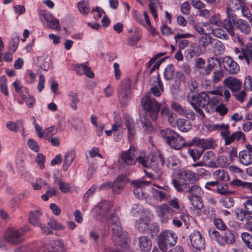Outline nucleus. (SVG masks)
Returning a JSON list of instances; mask_svg holds the SVG:
<instances>
[{"label":"nucleus","mask_w":252,"mask_h":252,"mask_svg":"<svg viewBox=\"0 0 252 252\" xmlns=\"http://www.w3.org/2000/svg\"><path fill=\"white\" fill-rule=\"evenodd\" d=\"M172 184L178 192L189 194V196H202L204 191L197 184H190L188 183H182L176 179H173Z\"/></svg>","instance_id":"nucleus-1"},{"label":"nucleus","mask_w":252,"mask_h":252,"mask_svg":"<svg viewBox=\"0 0 252 252\" xmlns=\"http://www.w3.org/2000/svg\"><path fill=\"white\" fill-rule=\"evenodd\" d=\"M161 135L166 143L173 149L180 150L186 145L185 139L170 128L161 130Z\"/></svg>","instance_id":"nucleus-2"},{"label":"nucleus","mask_w":252,"mask_h":252,"mask_svg":"<svg viewBox=\"0 0 252 252\" xmlns=\"http://www.w3.org/2000/svg\"><path fill=\"white\" fill-rule=\"evenodd\" d=\"M205 92H201L194 95V99L191 101H188L193 108L195 111L198 113L200 119H202L205 117V114L200 108H205L209 103V94Z\"/></svg>","instance_id":"nucleus-3"},{"label":"nucleus","mask_w":252,"mask_h":252,"mask_svg":"<svg viewBox=\"0 0 252 252\" xmlns=\"http://www.w3.org/2000/svg\"><path fill=\"white\" fill-rule=\"evenodd\" d=\"M141 104L149 117L153 121H156L158 116L160 104L148 94L141 98Z\"/></svg>","instance_id":"nucleus-4"},{"label":"nucleus","mask_w":252,"mask_h":252,"mask_svg":"<svg viewBox=\"0 0 252 252\" xmlns=\"http://www.w3.org/2000/svg\"><path fill=\"white\" fill-rule=\"evenodd\" d=\"M177 236L173 231L164 230L158 236V244L159 249L166 252L169 248L174 246L177 243Z\"/></svg>","instance_id":"nucleus-5"},{"label":"nucleus","mask_w":252,"mask_h":252,"mask_svg":"<svg viewBox=\"0 0 252 252\" xmlns=\"http://www.w3.org/2000/svg\"><path fill=\"white\" fill-rule=\"evenodd\" d=\"M117 91L120 103L123 106L127 105L131 96L130 84L129 79H125L122 80L119 85Z\"/></svg>","instance_id":"nucleus-6"},{"label":"nucleus","mask_w":252,"mask_h":252,"mask_svg":"<svg viewBox=\"0 0 252 252\" xmlns=\"http://www.w3.org/2000/svg\"><path fill=\"white\" fill-rule=\"evenodd\" d=\"M23 235V231L22 229L10 227L5 231L4 238L8 243L17 245L23 242L24 240Z\"/></svg>","instance_id":"nucleus-7"},{"label":"nucleus","mask_w":252,"mask_h":252,"mask_svg":"<svg viewBox=\"0 0 252 252\" xmlns=\"http://www.w3.org/2000/svg\"><path fill=\"white\" fill-rule=\"evenodd\" d=\"M156 209L157 215L162 223H166L174 215L176 214V211L166 204L157 206Z\"/></svg>","instance_id":"nucleus-8"},{"label":"nucleus","mask_w":252,"mask_h":252,"mask_svg":"<svg viewBox=\"0 0 252 252\" xmlns=\"http://www.w3.org/2000/svg\"><path fill=\"white\" fill-rule=\"evenodd\" d=\"M137 161L144 167L151 168L157 172L159 170L157 158L152 157L150 159L145 152H141L137 156Z\"/></svg>","instance_id":"nucleus-9"},{"label":"nucleus","mask_w":252,"mask_h":252,"mask_svg":"<svg viewBox=\"0 0 252 252\" xmlns=\"http://www.w3.org/2000/svg\"><path fill=\"white\" fill-rule=\"evenodd\" d=\"M137 153L135 147H130L126 151H123L120 155L122 163L127 165H134L137 161Z\"/></svg>","instance_id":"nucleus-10"},{"label":"nucleus","mask_w":252,"mask_h":252,"mask_svg":"<svg viewBox=\"0 0 252 252\" xmlns=\"http://www.w3.org/2000/svg\"><path fill=\"white\" fill-rule=\"evenodd\" d=\"M191 246L196 250H200L205 247V241L200 231L194 230L189 235Z\"/></svg>","instance_id":"nucleus-11"},{"label":"nucleus","mask_w":252,"mask_h":252,"mask_svg":"<svg viewBox=\"0 0 252 252\" xmlns=\"http://www.w3.org/2000/svg\"><path fill=\"white\" fill-rule=\"evenodd\" d=\"M227 18L223 21L222 27L230 35L234 36L235 35L234 26H235L236 18L228 8H227Z\"/></svg>","instance_id":"nucleus-12"},{"label":"nucleus","mask_w":252,"mask_h":252,"mask_svg":"<svg viewBox=\"0 0 252 252\" xmlns=\"http://www.w3.org/2000/svg\"><path fill=\"white\" fill-rule=\"evenodd\" d=\"M149 83L152 86L150 90V94L157 97L159 96L161 94L160 91H163V86L159 74L151 77L149 80Z\"/></svg>","instance_id":"nucleus-13"},{"label":"nucleus","mask_w":252,"mask_h":252,"mask_svg":"<svg viewBox=\"0 0 252 252\" xmlns=\"http://www.w3.org/2000/svg\"><path fill=\"white\" fill-rule=\"evenodd\" d=\"M239 160L241 164L245 166L252 164V145H247L246 149L239 152Z\"/></svg>","instance_id":"nucleus-14"},{"label":"nucleus","mask_w":252,"mask_h":252,"mask_svg":"<svg viewBox=\"0 0 252 252\" xmlns=\"http://www.w3.org/2000/svg\"><path fill=\"white\" fill-rule=\"evenodd\" d=\"M108 224L111 228L112 233L116 236L120 237L123 231L119 217L115 214H112L110 220L108 221Z\"/></svg>","instance_id":"nucleus-15"},{"label":"nucleus","mask_w":252,"mask_h":252,"mask_svg":"<svg viewBox=\"0 0 252 252\" xmlns=\"http://www.w3.org/2000/svg\"><path fill=\"white\" fill-rule=\"evenodd\" d=\"M134 188L133 193L139 199H143L147 197V193L143 192L142 187L143 186H148L150 184V181H142L141 180H134L132 182Z\"/></svg>","instance_id":"nucleus-16"},{"label":"nucleus","mask_w":252,"mask_h":252,"mask_svg":"<svg viewBox=\"0 0 252 252\" xmlns=\"http://www.w3.org/2000/svg\"><path fill=\"white\" fill-rule=\"evenodd\" d=\"M123 119L124 124L128 130V140H132L136 133L134 121L131 117L127 114L124 115Z\"/></svg>","instance_id":"nucleus-17"},{"label":"nucleus","mask_w":252,"mask_h":252,"mask_svg":"<svg viewBox=\"0 0 252 252\" xmlns=\"http://www.w3.org/2000/svg\"><path fill=\"white\" fill-rule=\"evenodd\" d=\"M158 189H152V192L154 197L160 201L168 200L170 195L168 193L167 187H161L159 186L156 185Z\"/></svg>","instance_id":"nucleus-18"},{"label":"nucleus","mask_w":252,"mask_h":252,"mask_svg":"<svg viewBox=\"0 0 252 252\" xmlns=\"http://www.w3.org/2000/svg\"><path fill=\"white\" fill-rule=\"evenodd\" d=\"M179 176L181 180L190 184H195L199 179V175L191 170L181 171Z\"/></svg>","instance_id":"nucleus-19"},{"label":"nucleus","mask_w":252,"mask_h":252,"mask_svg":"<svg viewBox=\"0 0 252 252\" xmlns=\"http://www.w3.org/2000/svg\"><path fill=\"white\" fill-rule=\"evenodd\" d=\"M223 65L224 68L230 74H235L240 70L239 64L230 57L223 58Z\"/></svg>","instance_id":"nucleus-20"},{"label":"nucleus","mask_w":252,"mask_h":252,"mask_svg":"<svg viewBox=\"0 0 252 252\" xmlns=\"http://www.w3.org/2000/svg\"><path fill=\"white\" fill-rule=\"evenodd\" d=\"M192 142L194 145L200 147L203 152L206 149L214 148L215 145V141L212 138L205 139L195 137Z\"/></svg>","instance_id":"nucleus-21"},{"label":"nucleus","mask_w":252,"mask_h":252,"mask_svg":"<svg viewBox=\"0 0 252 252\" xmlns=\"http://www.w3.org/2000/svg\"><path fill=\"white\" fill-rule=\"evenodd\" d=\"M76 157V152L74 149L67 151L64 154L63 159V170L66 171L70 166Z\"/></svg>","instance_id":"nucleus-22"},{"label":"nucleus","mask_w":252,"mask_h":252,"mask_svg":"<svg viewBox=\"0 0 252 252\" xmlns=\"http://www.w3.org/2000/svg\"><path fill=\"white\" fill-rule=\"evenodd\" d=\"M113 204L110 201L101 200L94 208L99 215L105 216L109 213Z\"/></svg>","instance_id":"nucleus-23"},{"label":"nucleus","mask_w":252,"mask_h":252,"mask_svg":"<svg viewBox=\"0 0 252 252\" xmlns=\"http://www.w3.org/2000/svg\"><path fill=\"white\" fill-rule=\"evenodd\" d=\"M223 85L233 92H238L241 87V83L239 80L233 77L225 78L223 80Z\"/></svg>","instance_id":"nucleus-24"},{"label":"nucleus","mask_w":252,"mask_h":252,"mask_svg":"<svg viewBox=\"0 0 252 252\" xmlns=\"http://www.w3.org/2000/svg\"><path fill=\"white\" fill-rule=\"evenodd\" d=\"M161 114L163 117H166L167 118L171 126L174 127L176 126V121L177 120L176 119V115L171 111L168 107L166 106L163 107L161 110Z\"/></svg>","instance_id":"nucleus-25"},{"label":"nucleus","mask_w":252,"mask_h":252,"mask_svg":"<svg viewBox=\"0 0 252 252\" xmlns=\"http://www.w3.org/2000/svg\"><path fill=\"white\" fill-rule=\"evenodd\" d=\"M172 218H173L172 223L173 225L178 227L182 226V221L186 224L189 220V215L179 212H176V214L174 215Z\"/></svg>","instance_id":"nucleus-26"},{"label":"nucleus","mask_w":252,"mask_h":252,"mask_svg":"<svg viewBox=\"0 0 252 252\" xmlns=\"http://www.w3.org/2000/svg\"><path fill=\"white\" fill-rule=\"evenodd\" d=\"M42 214L40 209L36 210L31 211L29 212V222L35 226H38L40 225V218Z\"/></svg>","instance_id":"nucleus-27"},{"label":"nucleus","mask_w":252,"mask_h":252,"mask_svg":"<svg viewBox=\"0 0 252 252\" xmlns=\"http://www.w3.org/2000/svg\"><path fill=\"white\" fill-rule=\"evenodd\" d=\"M235 27L245 34H249L251 32V28L247 21L238 19L235 22Z\"/></svg>","instance_id":"nucleus-28"},{"label":"nucleus","mask_w":252,"mask_h":252,"mask_svg":"<svg viewBox=\"0 0 252 252\" xmlns=\"http://www.w3.org/2000/svg\"><path fill=\"white\" fill-rule=\"evenodd\" d=\"M139 246L142 252H150L152 242L150 239L146 236H143L138 238Z\"/></svg>","instance_id":"nucleus-29"},{"label":"nucleus","mask_w":252,"mask_h":252,"mask_svg":"<svg viewBox=\"0 0 252 252\" xmlns=\"http://www.w3.org/2000/svg\"><path fill=\"white\" fill-rule=\"evenodd\" d=\"M214 156L215 154L212 151H207L204 154L202 160L206 164V166L213 168L218 167L216 163L213 160Z\"/></svg>","instance_id":"nucleus-30"},{"label":"nucleus","mask_w":252,"mask_h":252,"mask_svg":"<svg viewBox=\"0 0 252 252\" xmlns=\"http://www.w3.org/2000/svg\"><path fill=\"white\" fill-rule=\"evenodd\" d=\"M188 87L189 91L187 94V100L191 101L194 99V95L196 94L195 91L198 87V84L196 81L191 80L188 82Z\"/></svg>","instance_id":"nucleus-31"},{"label":"nucleus","mask_w":252,"mask_h":252,"mask_svg":"<svg viewBox=\"0 0 252 252\" xmlns=\"http://www.w3.org/2000/svg\"><path fill=\"white\" fill-rule=\"evenodd\" d=\"M142 128L147 133H151L154 130V127L149 119L143 116L140 118Z\"/></svg>","instance_id":"nucleus-32"},{"label":"nucleus","mask_w":252,"mask_h":252,"mask_svg":"<svg viewBox=\"0 0 252 252\" xmlns=\"http://www.w3.org/2000/svg\"><path fill=\"white\" fill-rule=\"evenodd\" d=\"M235 242V236L233 232L231 231H228L225 233L223 239L220 241V246H224L226 244H232Z\"/></svg>","instance_id":"nucleus-33"},{"label":"nucleus","mask_w":252,"mask_h":252,"mask_svg":"<svg viewBox=\"0 0 252 252\" xmlns=\"http://www.w3.org/2000/svg\"><path fill=\"white\" fill-rule=\"evenodd\" d=\"M149 220L146 216L141 217L135 223L136 229L141 232L146 231L148 229Z\"/></svg>","instance_id":"nucleus-34"},{"label":"nucleus","mask_w":252,"mask_h":252,"mask_svg":"<svg viewBox=\"0 0 252 252\" xmlns=\"http://www.w3.org/2000/svg\"><path fill=\"white\" fill-rule=\"evenodd\" d=\"M237 219L240 221H248L251 219L250 213L248 210L238 209L235 212Z\"/></svg>","instance_id":"nucleus-35"},{"label":"nucleus","mask_w":252,"mask_h":252,"mask_svg":"<svg viewBox=\"0 0 252 252\" xmlns=\"http://www.w3.org/2000/svg\"><path fill=\"white\" fill-rule=\"evenodd\" d=\"M188 199L193 207L201 210L204 206L201 196H189Z\"/></svg>","instance_id":"nucleus-36"},{"label":"nucleus","mask_w":252,"mask_h":252,"mask_svg":"<svg viewBox=\"0 0 252 252\" xmlns=\"http://www.w3.org/2000/svg\"><path fill=\"white\" fill-rule=\"evenodd\" d=\"M23 122L22 120H17L13 123L11 121L6 122V127L10 131L17 132L23 128Z\"/></svg>","instance_id":"nucleus-37"},{"label":"nucleus","mask_w":252,"mask_h":252,"mask_svg":"<svg viewBox=\"0 0 252 252\" xmlns=\"http://www.w3.org/2000/svg\"><path fill=\"white\" fill-rule=\"evenodd\" d=\"M77 7L80 13L82 15H86L90 11V7L88 1L82 0L77 3Z\"/></svg>","instance_id":"nucleus-38"},{"label":"nucleus","mask_w":252,"mask_h":252,"mask_svg":"<svg viewBox=\"0 0 252 252\" xmlns=\"http://www.w3.org/2000/svg\"><path fill=\"white\" fill-rule=\"evenodd\" d=\"M245 137V134L243 132L240 131H236L229 135L225 145H229L235 140L239 141L241 139L244 140Z\"/></svg>","instance_id":"nucleus-39"},{"label":"nucleus","mask_w":252,"mask_h":252,"mask_svg":"<svg viewBox=\"0 0 252 252\" xmlns=\"http://www.w3.org/2000/svg\"><path fill=\"white\" fill-rule=\"evenodd\" d=\"M231 184L234 186L240 187L244 189H247L252 192V183L243 182L239 179L233 180Z\"/></svg>","instance_id":"nucleus-40"},{"label":"nucleus","mask_w":252,"mask_h":252,"mask_svg":"<svg viewBox=\"0 0 252 252\" xmlns=\"http://www.w3.org/2000/svg\"><path fill=\"white\" fill-rule=\"evenodd\" d=\"M214 176L218 181H227L229 180L227 172L223 169L216 170L214 173Z\"/></svg>","instance_id":"nucleus-41"},{"label":"nucleus","mask_w":252,"mask_h":252,"mask_svg":"<svg viewBox=\"0 0 252 252\" xmlns=\"http://www.w3.org/2000/svg\"><path fill=\"white\" fill-rule=\"evenodd\" d=\"M46 22L48 26L50 28L58 31L61 29L59 20L55 18L52 14L47 20Z\"/></svg>","instance_id":"nucleus-42"},{"label":"nucleus","mask_w":252,"mask_h":252,"mask_svg":"<svg viewBox=\"0 0 252 252\" xmlns=\"http://www.w3.org/2000/svg\"><path fill=\"white\" fill-rule=\"evenodd\" d=\"M212 62H211V61L209 60L207 65L204 68L203 71L200 72L203 75L208 76L211 71L214 69V66L216 64L215 62L219 63L218 59L217 58H212Z\"/></svg>","instance_id":"nucleus-43"},{"label":"nucleus","mask_w":252,"mask_h":252,"mask_svg":"<svg viewBox=\"0 0 252 252\" xmlns=\"http://www.w3.org/2000/svg\"><path fill=\"white\" fill-rule=\"evenodd\" d=\"M220 203L225 208H230L234 206L235 201L232 197L225 196L220 199Z\"/></svg>","instance_id":"nucleus-44"},{"label":"nucleus","mask_w":252,"mask_h":252,"mask_svg":"<svg viewBox=\"0 0 252 252\" xmlns=\"http://www.w3.org/2000/svg\"><path fill=\"white\" fill-rule=\"evenodd\" d=\"M70 100V107L74 110L77 108V104L79 103V99L78 98V94L76 92H70L68 94Z\"/></svg>","instance_id":"nucleus-45"},{"label":"nucleus","mask_w":252,"mask_h":252,"mask_svg":"<svg viewBox=\"0 0 252 252\" xmlns=\"http://www.w3.org/2000/svg\"><path fill=\"white\" fill-rule=\"evenodd\" d=\"M241 237L246 246L252 250V235L248 232H243Z\"/></svg>","instance_id":"nucleus-46"},{"label":"nucleus","mask_w":252,"mask_h":252,"mask_svg":"<svg viewBox=\"0 0 252 252\" xmlns=\"http://www.w3.org/2000/svg\"><path fill=\"white\" fill-rule=\"evenodd\" d=\"M51 251L53 252H63L64 251V245L61 241H55L50 244Z\"/></svg>","instance_id":"nucleus-47"},{"label":"nucleus","mask_w":252,"mask_h":252,"mask_svg":"<svg viewBox=\"0 0 252 252\" xmlns=\"http://www.w3.org/2000/svg\"><path fill=\"white\" fill-rule=\"evenodd\" d=\"M174 73V67L172 64L168 65L164 69V77L166 80L172 79Z\"/></svg>","instance_id":"nucleus-48"},{"label":"nucleus","mask_w":252,"mask_h":252,"mask_svg":"<svg viewBox=\"0 0 252 252\" xmlns=\"http://www.w3.org/2000/svg\"><path fill=\"white\" fill-rule=\"evenodd\" d=\"M212 32L213 35L220 39H228L229 38L225 31L220 28L214 29Z\"/></svg>","instance_id":"nucleus-49"},{"label":"nucleus","mask_w":252,"mask_h":252,"mask_svg":"<svg viewBox=\"0 0 252 252\" xmlns=\"http://www.w3.org/2000/svg\"><path fill=\"white\" fill-rule=\"evenodd\" d=\"M0 90L1 93H2L5 95H9L7 87V79L6 76L4 75L0 77Z\"/></svg>","instance_id":"nucleus-50"},{"label":"nucleus","mask_w":252,"mask_h":252,"mask_svg":"<svg viewBox=\"0 0 252 252\" xmlns=\"http://www.w3.org/2000/svg\"><path fill=\"white\" fill-rule=\"evenodd\" d=\"M203 153V150H198L197 149H188V153L189 155L192 158L194 161L198 159L201 156Z\"/></svg>","instance_id":"nucleus-51"},{"label":"nucleus","mask_w":252,"mask_h":252,"mask_svg":"<svg viewBox=\"0 0 252 252\" xmlns=\"http://www.w3.org/2000/svg\"><path fill=\"white\" fill-rule=\"evenodd\" d=\"M58 129L55 126H51L47 128L44 131V135L47 140H50V138L52 137L54 135L57 133Z\"/></svg>","instance_id":"nucleus-52"},{"label":"nucleus","mask_w":252,"mask_h":252,"mask_svg":"<svg viewBox=\"0 0 252 252\" xmlns=\"http://www.w3.org/2000/svg\"><path fill=\"white\" fill-rule=\"evenodd\" d=\"M144 20H145L146 24L147 26L149 27V30L151 32V34L153 36H156L158 34V32L156 31V30L155 28H153L151 24V22L150 19L149 18V16L148 13L146 11H144Z\"/></svg>","instance_id":"nucleus-53"},{"label":"nucleus","mask_w":252,"mask_h":252,"mask_svg":"<svg viewBox=\"0 0 252 252\" xmlns=\"http://www.w3.org/2000/svg\"><path fill=\"white\" fill-rule=\"evenodd\" d=\"M222 126L223 127L220 130V134L221 137L224 139L225 144H226L227 140L230 135L229 126L228 125H225Z\"/></svg>","instance_id":"nucleus-54"},{"label":"nucleus","mask_w":252,"mask_h":252,"mask_svg":"<svg viewBox=\"0 0 252 252\" xmlns=\"http://www.w3.org/2000/svg\"><path fill=\"white\" fill-rule=\"evenodd\" d=\"M21 97L29 108H32L33 107L35 102V100L33 96L28 94V95L23 94L21 95Z\"/></svg>","instance_id":"nucleus-55"},{"label":"nucleus","mask_w":252,"mask_h":252,"mask_svg":"<svg viewBox=\"0 0 252 252\" xmlns=\"http://www.w3.org/2000/svg\"><path fill=\"white\" fill-rule=\"evenodd\" d=\"M223 77V72L221 69L216 70L213 72V82L217 83L220 81Z\"/></svg>","instance_id":"nucleus-56"},{"label":"nucleus","mask_w":252,"mask_h":252,"mask_svg":"<svg viewBox=\"0 0 252 252\" xmlns=\"http://www.w3.org/2000/svg\"><path fill=\"white\" fill-rule=\"evenodd\" d=\"M212 43V39L207 34H204L200 38L199 44L204 47H206Z\"/></svg>","instance_id":"nucleus-57"},{"label":"nucleus","mask_w":252,"mask_h":252,"mask_svg":"<svg viewBox=\"0 0 252 252\" xmlns=\"http://www.w3.org/2000/svg\"><path fill=\"white\" fill-rule=\"evenodd\" d=\"M171 208L176 211V212L180 213V206L179 204L178 199L176 197H174L171 199L169 202L168 204Z\"/></svg>","instance_id":"nucleus-58"},{"label":"nucleus","mask_w":252,"mask_h":252,"mask_svg":"<svg viewBox=\"0 0 252 252\" xmlns=\"http://www.w3.org/2000/svg\"><path fill=\"white\" fill-rule=\"evenodd\" d=\"M58 184L60 189L64 193L69 191L71 189V186L69 183L63 182L61 180L58 181Z\"/></svg>","instance_id":"nucleus-59"},{"label":"nucleus","mask_w":252,"mask_h":252,"mask_svg":"<svg viewBox=\"0 0 252 252\" xmlns=\"http://www.w3.org/2000/svg\"><path fill=\"white\" fill-rule=\"evenodd\" d=\"M47 224L51 228L54 230H62L63 228V226L56 220L51 219Z\"/></svg>","instance_id":"nucleus-60"},{"label":"nucleus","mask_w":252,"mask_h":252,"mask_svg":"<svg viewBox=\"0 0 252 252\" xmlns=\"http://www.w3.org/2000/svg\"><path fill=\"white\" fill-rule=\"evenodd\" d=\"M46 182L41 178H38L35 182L32 183V185L33 189L35 190H39L41 189L43 185H46Z\"/></svg>","instance_id":"nucleus-61"},{"label":"nucleus","mask_w":252,"mask_h":252,"mask_svg":"<svg viewBox=\"0 0 252 252\" xmlns=\"http://www.w3.org/2000/svg\"><path fill=\"white\" fill-rule=\"evenodd\" d=\"M36 162L40 167V169H43L44 168V163L45 161V157L41 153H38L35 159Z\"/></svg>","instance_id":"nucleus-62"},{"label":"nucleus","mask_w":252,"mask_h":252,"mask_svg":"<svg viewBox=\"0 0 252 252\" xmlns=\"http://www.w3.org/2000/svg\"><path fill=\"white\" fill-rule=\"evenodd\" d=\"M171 107L180 115L182 116L183 115L185 107H183L178 102L176 101L172 102Z\"/></svg>","instance_id":"nucleus-63"},{"label":"nucleus","mask_w":252,"mask_h":252,"mask_svg":"<svg viewBox=\"0 0 252 252\" xmlns=\"http://www.w3.org/2000/svg\"><path fill=\"white\" fill-rule=\"evenodd\" d=\"M218 167H224L227 165V159L226 157L223 155H221L219 156L217 159L216 163Z\"/></svg>","instance_id":"nucleus-64"}]
</instances>
